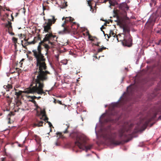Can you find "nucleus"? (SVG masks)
Segmentation results:
<instances>
[{
  "label": "nucleus",
  "instance_id": "47",
  "mask_svg": "<svg viewBox=\"0 0 161 161\" xmlns=\"http://www.w3.org/2000/svg\"><path fill=\"white\" fill-rule=\"evenodd\" d=\"M156 32L157 33H160V31L159 30H158V31H156Z\"/></svg>",
  "mask_w": 161,
  "mask_h": 161
},
{
  "label": "nucleus",
  "instance_id": "25",
  "mask_svg": "<svg viewBox=\"0 0 161 161\" xmlns=\"http://www.w3.org/2000/svg\"><path fill=\"white\" fill-rule=\"evenodd\" d=\"M156 4V0H151V2L150 3V5L151 7H152L153 5L154 6H155Z\"/></svg>",
  "mask_w": 161,
  "mask_h": 161
},
{
  "label": "nucleus",
  "instance_id": "41",
  "mask_svg": "<svg viewBox=\"0 0 161 161\" xmlns=\"http://www.w3.org/2000/svg\"><path fill=\"white\" fill-rule=\"evenodd\" d=\"M3 95L5 96V97L7 98H9V97H10L8 95V94H7L6 95V96H5V93L4 94H3Z\"/></svg>",
  "mask_w": 161,
  "mask_h": 161
},
{
  "label": "nucleus",
  "instance_id": "39",
  "mask_svg": "<svg viewBox=\"0 0 161 161\" xmlns=\"http://www.w3.org/2000/svg\"><path fill=\"white\" fill-rule=\"evenodd\" d=\"M57 103H58L61 105H63L62 103V102L61 101H59V100H57Z\"/></svg>",
  "mask_w": 161,
  "mask_h": 161
},
{
  "label": "nucleus",
  "instance_id": "18",
  "mask_svg": "<svg viewBox=\"0 0 161 161\" xmlns=\"http://www.w3.org/2000/svg\"><path fill=\"white\" fill-rule=\"evenodd\" d=\"M106 35H107L108 39L111 36H113L114 37H115V36H116V34L112 30H110L109 35L108 34H106Z\"/></svg>",
  "mask_w": 161,
  "mask_h": 161
},
{
  "label": "nucleus",
  "instance_id": "52",
  "mask_svg": "<svg viewBox=\"0 0 161 161\" xmlns=\"http://www.w3.org/2000/svg\"><path fill=\"white\" fill-rule=\"evenodd\" d=\"M108 1L109 2V0H104V3H106Z\"/></svg>",
  "mask_w": 161,
  "mask_h": 161
},
{
  "label": "nucleus",
  "instance_id": "60",
  "mask_svg": "<svg viewBox=\"0 0 161 161\" xmlns=\"http://www.w3.org/2000/svg\"><path fill=\"white\" fill-rule=\"evenodd\" d=\"M21 44L22 43H23V40H22L21 41Z\"/></svg>",
  "mask_w": 161,
  "mask_h": 161
},
{
  "label": "nucleus",
  "instance_id": "44",
  "mask_svg": "<svg viewBox=\"0 0 161 161\" xmlns=\"http://www.w3.org/2000/svg\"><path fill=\"white\" fill-rule=\"evenodd\" d=\"M9 34H11V35H14V33L13 32H10V33H9Z\"/></svg>",
  "mask_w": 161,
  "mask_h": 161
},
{
  "label": "nucleus",
  "instance_id": "33",
  "mask_svg": "<svg viewBox=\"0 0 161 161\" xmlns=\"http://www.w3.org/2000/svg\"><path fill=\"white\" fill-rule=\"evenodd\" d=\"M46 122L48 123L50 127L51 128L52 126H53L52 125L51 123L50 122L48 121V120H46Z\"/></svg>",
  "mask_w": 161,
  "mask_h": 161
},
{
  "label": "nucleus",
  "instance_id": "56",
  "mask_svg": "<svg viewBox=\"0 0 161 161\" xmlns=\"http://www.w3.org/2000/svg\"><path fill=\"white\" fill-rule=\"evenodd\" d=\"M153 124H154V123H153L151 125V126H150V127L152 126L153 125Z\"/></svg>",
  "mask_w": 161,
  "mask_h": 161
},
{
  "label": "nucleus",
  "instance_id": "49",
  "mask_svg": "<svg viewBox=\"0 0 161 161\" xmlns=\"http://www.w3.org/2000/svg\"><path fill=\"white\" fill-rule=\"evenodd\" d=\"M28 39H24V40L26 42H28Z\"/></svg>",
  "mask_w": 161,
  "mask_h": 161
},
{
  "label": "nucleus",
  "instance_id": "26",
  "mask_svg": "<svg viewBox=\"0 0 161 161\" xmlns=\"http://www.w3.org/2000/svg\"><path fill=\"white\" fill-rule=\"evenodd\" d=\"M43 122V121H40L38 122V123L36 124L35 125L37 126H42Z\"/></svg>",
  "mask_w": 161,
  "mask_h": 161
},
{
  "label": "nucleus",
  "instance_id": "8",
  "mask_svg": "<svg viewBox=\"0 0 161 161\" xmlns=\"http://www.w3.org/2000/svg\"><path fill=\"white\" fill-rule=\"evenodd\" d=\"M118 42H121L123 45L124 46L130 47L132 44V40L131 39V41H130L129 38L126 37L124 35H122V33L118 34L116 36V37Z\"/></svg>",
  "mask_w": 161,
  "mask_h": 161
},
{
  "label": "nucleus",
  "instance_id": "24",
  "mask_svg": "<svg viewBox=\"0 0 161 161\" xmlns=\"http://www.w3.org/2000/svg\"><path fill=\"white\" fill-rule=\"evenodd\" d=\"M66 126L67 127L66 128L65 130L64 131H63V133L64 134L67 133L68 132V128H69V126H70L69 124H66Z\"/></svg>",
  "mask_w": 161,
  "mask_h": 161
},
{
  "label": "nucleus",
  "instance_id": "36",
  "mask_svg": "<svg viewBox=\"0 0 161 161\" xmlns=\"http://www.w3.org/2000/svg\"><path fill=\"white\" fill-rule=\"evenodd\" d=\"M67 6V2H66L64 4H63V8H65Z\"/></svg>",
  "mask_w": 161,
  "mask_h": 161
},
{
  "label": "nucleus",
  "instance_id": "51",
  "mask_svg": "<svg viewBox=\"0 0 161 161\" xmlns=\"http://www.w3.org/2000/svg\"><path fill=\"white\" fill-rule=\"evenodd\" d=\"M66 17H64L63 18H62V20H63L64 19H65H65H66Z\"/></svg>",
  "mask_w": 161,
  "mask_h": 161
},
{
  "label": "nucleus",
  "instance_id": "19",
  "mask_svg": "<svg viewBox=\"0 0 161 161\" xmlns=\"http://www.w3.org/2000/svg\"><path fill=\"white\" fill-rule=\"evenodd\" d=\"M3 87L6 89V91H9L10 89L12 88V86L10 84H8L7 85H4Z\"/></svg>",
  "mask_w": 161,
  "mask_h": 161
},
{
  "label": "nucleus",
  "instance_id": "5",
  "mask_svg": "<svg viewBox=\"0 0 161 161\" xmlns=\"http://www.w3.org/2000/svg\"><path fill=\"white\" fill-rule=\"evenodd\" d=\"M110 127L108 128V130L106 132L103 133V136L105 140H109L111 144L115 145H118L121 143V142L115 140L117 134L116 133H112L110 130Z\"/></svg>",
  "mask_w": 161,
  "mask_h": 161
},
{
  "label": "nucleus",
  "instance_id": "29",
  "mask_svg": "<svg viewBox=\"0 0 161 161\" xmlns=\"http://www.w3.org/2000/svg\"><path fill=\"white\" fill-rule=\"evenodd\" d=\"M18 39L15 37H13L12 40L14 42L15 44V46H16V43H17Z\"/></svg>",
  "mask_w": 161,
  "mask_h": 161
},
{
  "label": "nucleus",
  "instance_id": "27",
  "mask_svg": "<svg viewBox=\"0 0 161 161\" xmlns=\"http://www.w3.org/2000/svg\"><path fill=\"white\" fill-rule=\"evenodd\" d=\"M9 160L8 161H15V158L12 156H8Z\"/></svg>",
  "mask_w": 161,
  "mask_h": 161
},
{
  "label": "nucleus",
  "instance_id": "64",
  "mask_svg": "<svg viewBox=\"0 0 161 161\" xmlns=\"http://www.w3.org/2000/svg\"><path fill=\"white\" fill-rule=\"evenodd\" d=\"M106 23H108V22H106Z\"/></svg>",
  "mask_w": 161,
  "mask_h": 161
},
{
  "label": "nucleus",
  "instance_id": "50",
  "mask_svg": "<svg viewBox=\"0 0 161 161\" xmlns=\"http://www.w3.org/2000/svg\"><path fill=\"white\" fill-rule=\"evenodd\" d=\"M101 29L102 31L103 32V34L104 35V36H106V34H105L104 31H103L102 30V28H101Z\"/></svg>",
  "mask_w": 161,
  "mask_h": 161
},
{
  "label": "nucleus",
  "instance_id": "6",
  "mask_svg": "<svg viewBox=\"0 0 161 161\" xmlns=\"http://www.w3.org/2000/svg\"><path fill=\"white\" fill-rule=\"evenodd\" d=\"M51 18L47 19V22H45L43 25V31L48 33L47 34H51L53 36H55L53 34L52 31L51 26L56 21L57 19L54 15L50 16Z\"/></svg>",
  "mask_w": 161,
  "mask_h": 161
},
{
  "label": "nucleus",
  "instance_id": "63",
  "mask_svg": "<svg viewBox=\"0 0 161 161\" xmlns=\"http://www.w3.org/2000/svg\"><path fill=\"white\" fill-rule=\"evenodd\" d=\"M29 100H32V99H31V98H29Z\"/></svg>",
  "mask_w": 161,
  "mask_h": 161
},
{
  "label": "nucleus",
  "instance_id": "11",
  "mask_svg": "<svg viewBox=\"0 0 161 161\" xmlns=\"http://www.w3.org/2000/svg\"><path fill=\"white\" fill-rule=\"evenodd\" d=\"M74 20L73 18L69 17H66V19L64 20V22H66L68 25H69L70 27L71 28H73V25L75 24V22H73V21Z\"/></svg>",
  "mask_w": 161,
  "mask_h": 161
},
{
  "label": "nucleus",
  "instance_id": "13",
  "mask_svg": "<svg viewBox=\"0 0 161 161\" xmlns=\"http://www.w3.org/2000/svg\"><path fill=\"white\" fill-rule=\"evenodd\" d=\"M62 26L64 27L63 31L64 32H69L71 29L69 25H68L64 21L62 25Z\"/></svg>",
  "mask_w": 161,
  "mask_h": 161
},
{
  "label": "nucleus",
  "instance_id": "61",
  "mask_svg": "<svg viewBox=\"0 0 161 161\" xmlns=\"http://www.w3.org/2000/svg\"><path fill=\"white\" fill-rule=\"evenodd\" d=\"M101 19V20H102L103 21H104L103 19Z\"/></svg>",
  "mask_w": 161,
  "mask_h": 161
},
{
  "label": "nucleus",
  "instance_id": "55",
  "mask_svg": "<svg viewBox=\"0 0 161 161\" xmlns=\"http://www.w3.org/2000/svg\"><path fill=\"white\" fill-rule=\"evenodd\" d=\"M42 14H43V15H45V14H44V12H43V13H42Z\"/></svg>",
  "mask_w": 161,
  "mask_h": 161
},
{
  "label": "nucleus",
  "instance_id": "16",
  "mask_svg": "<svg viewBox=\"0 0 161 161\" xmlns=\"http://www.w3.org/2000/svg\"><path fill=\"white\" fill-rule=\"evenodd\" d=\"M94 2L93 0H89L87 1V3L90 8V10L92 11V12H94V9L93 8L92 5L94 4Z\"/></svg>",
  "mask_w": 161,
  "mask_h": 161
},
{
  "label": "nucleus",
  "instance_id": "53",
  "mask_svg": "<svg viewBox=\"0 0 161 161\" xmlns=\"http://www.w3.org/2000/svg\"><path fill=\"white\" fill-rule=\"evenodd\" d=\"M94 8L96 9V8H97L96 7V3L95 2V6H94Z\"/></svg>",
  "mask_w": 161,
  "mask_h": 161
},
{
  "label": "nucleus",
  "instance_id": "43",
  "mask_svg": "<svg viewBox=\"0 0 161 161\" xmlns=\"http://www.w3.org/2000/svg\"><path fill=\"white\" fill-rule=\"evenodd\" d=\"M43 19H44V20L45 21V22H47V19H45V17H43Z\"/></svg>",
  "mask_w": 161,
  "mask_h": 161
},
{
  "label": "nucleus",
  "instance_id": "32",
  "mask_svg": "<svg viewBox=\"0 0 161 161\" xmlns=\"http://www.w3.org/2000/svg\"><path fill=\"white\" fill-rule=\"evenodd\" d=\"M11 24V23L9 21H8V23L6 24L5 25V26L8 28L12 27Z\"/></svg>",
  "mask_w": 161,
  "mask_h": 161
},
{
  "label": "nucleus",
  "instance_id": "54",
  "mask_svg": "<svg viewBox=\"0 0 161 161\" xmlns=\"http://www.w3.org/2000/svg\"><path fill=\"white\" fill-rule=\"evenodd\" d=\"M41 98V97H37V98L38 99H40V98Z\"/></svg>",
  "mask_w": 161,
  "mask_h": 161
},
{
  "label": "nucleus",
  "instance_id": "30",
  "mask_svg": "<svg viewBox=\"0 0 161 161\" xmlns=\"http://www.w3.org/2000/svg\"><path fill=\"white\" fill-rule=\"evenodd\" d=\"M12 98H10V97H9V98H7V101L8 103L9 104H10L11 102H12Z\"/></svg>",
  "mask_w": 161,
  "mask_h": 161
},
{
  "label": "nucleus",
  "instance_id": "46",
  "mask_svg": "<svg viewBox=\"0 0 161 161\" xmlns=\"http://www.w3.org/2000/svg\"><path fill=\"white\" fill-rule=\"evenodd\" d=\"M57 100L55 99H54V101H53V102L55 103H57Z\"/></svg>",
  "mask_w": 161,
  "mask_h": 161
},
{
  "label": "nucleus",
  "instance_id": "1",
  "mask_svg": "<svg viewBox=\"0 0 161 161\" xmlns=\"http://www.w3.org/2000/svg\"><path fill=\"white\" fill-rule=\"evenodd\" d=\"M58 37L56 36H53L51 34H46L43 40L39 42L37 48L32 50L33 55L36 60V65L37 68L35 73L37 75V79L47 80V74H50L49 72L46 70L47 66L46 63V58L42 53V49L41 46L43 45L45 48L47 55L49 49L55 45L53 41H57Z\"/></svg>",
  "mask_w": 161,
  "mask_h": 161
},
{
  "label": "nucleus",
  "instance_id": "57",
  "mask_svg": "<svg viewBox=\"0 0 161 161\" xmlns=\"http://www.w3.org/2000/svg\"><path fill=\"white\" fill-rule=\"evenodd\" d=\"M43 10H44L45 9V8L44 7V6H43Z\"/></svg>",
  "mask_w": 161,
  "mask_h": 161
},
{
  "label": "nucleus",
  "instance_id": "35",
  "mask_svg": "<svg viewBox=\"0 0 161 161\" xmlns=\"http://www.w3.org/2000/svg\"><path fill=\"white\" fill-rule=\"evenodd\" d=\"M8 32L9 33H10V32H11L12 30V26L10 27H8Z\"/></svg>",
  "mask_w": 161,
  "mask_h": 161
},
{
  "label": "nucleus",
  "instance_id": "34",
  "mask_svg": "<svg viewBox=\"0 0 161 161\" xmlns=\"http://www.w3.org/2000/svg\"><path fill=\"white\" fill-rule=\"evenodd\" d=\"M22 45L23 47L24 48H25L26 49H27V48L26 47L27 46L25 45V44H23V43H22Z\"/></svg>",
  "mask_w": 161,
  "mask_h": 161
},
{
  "label": "nucleus",
  "instance_id": "38",
  "mask_svg": "<svg viewBox=\"0 0 161 161\" xmlns=\"http://www.w3.org/2000/svg\"><path fill=\"white\" fill-rule=\"evenodd\" d=\"M56 134L57 135H59L60 137H61L62 136V133L61 132H58Z\"/></svg>",
  "mask_w": 161,
  "mask_h": 161
},
{
  "label": "nucleus",
  "instance_id": "48",
  "mask_svg": "<svg viewBox=\"0 0 161 161\" xmlns=\"http://www.w3.org/2000/svg\"><path fill=\"white\" fill-rule=\"evenodd\" d=\"M158 120H160L161 119V115H160L158 118Z\"/></svg>",
  "mask_w": 161,
  "mask_h": 161
},
{
  "label": "nucleus",
  "instance_id": "12",
  "mask_svg": "<svg viewBox=\"0 0 161 161\" xmlns=\"http://www.w3.org/2000/svg\"><path fill=\"white\" fill-rule=\"evenodd\" d=\"M134 86L133 85H130L127 87V92L128 95H132L133 93L134 90Z\"/></svg>",
  "mask_w": 161,
  "mask_h": 161
},
{
  "label": "nucleus",
  "instance_id": "15",
  "mask_svg": "<svg viewBox=\"0 0 161 161\" xmlns=\"http://www.w3.org/2000/svg\"><path fill=\"white\" fill-rule=\"evenodd\" d=\"M120 8L124 11L127 10L129 8V7L126 3H122L120 5Z\"/></svg>",
  "mask_w": 161,
  "mask_h": 161
},
{
  "label": "nucleus",
  "instance_id": "14",
  "mask_svg": "<svg viewBox=\"0 0 161 161\" xmlns=\"http://www.w3.org/2000/svg\"><path fill=\"white\" fill-rule=\"evenodd\" d=\"M27 98L29 99V98H31V99H32V100H29V102H31L33 103L35 106H37V103L34 100V99H36L37 98V97H36V96H27Z\"/></svg>",
  "mask_w": 161,
  "mask_h": 161
},
{
  "label": "nucleus",
  "instance_id": "7",
  "mask_svg": "<svg viewBox=\"0 0 161 161\" xmlns=\"http://www.w3.org/2000/svg\"><path fill=\"white\" fill-rule=\"evenodd\" d=\"M115 21L117 22L118 24L120 25L121 28L123 29V33H122V35L126 36L127 38H129L130 40L129 41H131V39H132L130 34V30L129 27L126 25L123 24L119 18H117V20Z\"/></svg>",
  "mask_w": 161,
  "mask_h": 161
},
{
  "label": "nucleus",
  "instance_id": "58",
  "mask_svg": "<svg viewBox=\"0 0 161 161\" xmlns=\"http://www.w3.org/2000/svg\"><path fill=\"white\" fill-rule=\"evenodd\" d=\"M56 58H57V59H58V56H56Z\"/></svg>",
  "mask_w": 161,
  "mask_h": 161
},
{
  "label": "nucleus",
  "instance_id": "45",
  "mask_svg": "<svg viewBox=\"0 0 161 161\" xmlns=\"http://www.w3.org/2000/svg\"><path fill=\"white\" fill-rule=\"evenodd\" d=\"M5 158H2V160L1 161H4V160H5Z\"/></svg>",
  "mask_w": 161,
  "mask_h": 161
},
{
  "label": "nucleus",
  "instance_id": "23",
  "mask_svg": "<svg viewBox=\"0 0 161 161\" xmlns=\"http://www.w3.org/2000/svg\"><path fill=\"white\" fill-rule=\"evenodd\" d=\"M35 43V42L34 40L33 41H32L31 42H26L24 43V44L25 45L28 46V45L32 44H34Z\"/></svg>",
  "mask_w": 161,
  "mask_h": 161
},
{
  "label": "nucleus",
  "instance_id": "62",
  "mask_svg": "<svg viewBox=\"0 0 161 161\" xmlns=\"http://www.w3.org/2000/svg\"><path fill=\"white\" fill-rule=\"evenodd\" d=\"M52 131V129H51V128H50V131Z\"/></svg>",
  "mask_w": 161,
  "mask_h": 161
},
{
  "label": "nucleus",
  "instance_id": "59",
  "mask_svg": "<svg viewBox=\"0 0 161 161\" xmlns=\"http://www.w3.org/2000/svg\"><path fill=\"white\" fill-rule=\"evenodd\" d=\"M88 35H89V38L90 37V35L89 34H88Z\"/></svg>",
  "mask_w": 161,
  "mask_h": 161
},
{
  "label": "nucleus",
  "instance_id": "28",
  "mask_svg": "<svg viewBox=\"0 0 161 161\" xmlns=\"http://www.w3.org/2000/svg\"><path fill=\"white\" fill-rule=\"evenodd\" d=\"M14 115L13 113L12 112H10V113L8 114V116L9 117L8 118V124L11 123L10 121V116L11 115Z\"/></svg>",
  "mask_w": 161,
  "mask_h": 161
},
{
  "label": "nucleus",
  "instance_id": "20",
  "mask_svg": "<svg viewBox=\"0 0 161 161\" xmlns=\"http://www.w3.org/2000/svg\"><path fill=\"white\" fill-rule=\"evenodd\" d=\"M109 3L110 6H114L115 4H117V2L116 0H109Z\"/></svg>",
  "mask_w": 161,
  "mask_h": 161
},
{
  "label": "nucleus",
  "instance_id": "2",
  "mask_svg": "<svg viewBox=\"0 0 161 161\" xmlns=\"http://www.w3.org/2000/svg\"><path fill=\"white\" fill-rule=\"evenodd\" d=\"M37 75L35 73V71L32 74L33 80L30 84V87L25 89L24 91H19L18 92H15V95L17 97H19L23 92L27 94L37 93L42 95H45L47 94L43 90L44 85L43 81L47 80H41L37 79Z\"/></svg>",
  "mask_w": 161,
  "mask_h": 161
},
{
  "label": "nucleus",
  "instance_id": "40",
  "mask_svg": "<svg viewBox=\"0 0 161 161\" xmlns=\"http://www.w3.org/2000/svg\"><path fill=\"white\" fill-rule=\"evenodd\" d=\"M18 35L20 38H22L23 34H19Z\"/></svg>",
  "mask_w": 161,
  "mask_h": 161
},
{
  "label": "nucleus",
  "instance_id": "31",
  "mask_svg": "<svg viewBox=\"0 0 161 161\" xmlns=\"http://www.w3.org/2000/svg\"><path fill=\"white\" fill-rule=\"evenodd\" d=\"M119 103L118 102L112 104V105L113 108L118 107L119 106Z\"/></svg>",
  "mask_w": 161,
  "mask_h": 161
},
{
  "label": "nucleus",
  "instance_id": "37",
  "mask_svg": "<svg viewBox=\"0 0 161 161\" xmlns=\"http://www.w3.org/2000/svg\"><path fill=\"white\" fill-rule=\"evenodd\" d=\"M99 43H101V42H98L97 43L95 44V45L97 46L100 47L101 46L99 45Z\"/></svg>",
  "mask_w": 161,
  "mask_h": 161
},
{
  "label": "nucleus",
  "instance_id": "3",
  "mask_svg": "<svg viewBox=\"0 0 161 161\" xmlns=\"http://www.w3.org/2000/svg\"><path fill=\"white\" fill-rule=\"evenodd\" d=\"M131 125H129L127 122H124L121 127L119 131V136L122 139H129L125 140V142H127L132 138L130 131Z\"/></svg>",
  "mask_w": 161,
  "mask_h": 161
},
{
  "label": "nucleus",
  "instance_id": "9",
  "mask_svg": "<svg viewBox=\"0 0 161 161\" xmlns=\"http://www.w3.org/2000/svg\"><path fill=\"white\" fill-rule=\"evenodd\" d=\"M69 136L74 140H76L75 144L77 146L80 145V143L83 141H85L86 136L83 134H80L77 132H73L69 135Z\"/></svg>",
  "mask_w": 161,
  "mask_h": 161
},
{
  "label": "nucleus",
  "instance_id": "17",
  "mask_svg": "<svg viewBox=\"0 0 161 161\" xmlns=\"http://www.w3.org/2000/svg\"><path fill=\"white\" fill-rule=\"evenodd\" d=\"M41 114H42V117H45L44 120L45 121H46V120H48V118L47 117L46 114V112L45 110L42 111H41Z\"/></svg>",
  "mask_w": 161,
  "mask_h": 161
},
{
  "label": "nucleus",
  "instance_id": "21",
  "mask_svg": "<svg viewBox=\"0 0 161 161\" xmlns=\"http://www.w3.org/2000/svg\"><path fill=\"white\" fill-rule=\"evenodd\" d=\"M104 121L105 122L107 123L110 122L112 123H113L115 121L114 120V119L109 117L105 119Z\"/></svg>",
  "mask_w": 161,
  "mask_h": 161
},
{
  "label": "nucleus",
  "instance_id": "10",
  "mask_svg": "<svg viewBox=\"0 0 161 161\" xmlns=\"http://www.w3.org/2000/svg\"><path fill=\"white\" fill-rule=\"evenodd\" d=\"M84 140L85 141H83V140L80 143V145L78 146V147L80 149L85 150L87 151L88 150H90L92 148V145H89L86 146L87 138L86 136L85 137Z\"/></svg>",
  "mask_w": 161,
  "mask_h": 161
},
{
  "label": "nucleus",
  "instance_id": "4",
  "mask_svg": "<svg viewBox=\"0 0 161 161\" xmlns=\"http://www.w3.org/2000/svg\"><path fill=\"white\" fill-rule=\"evenodd\" d=\"M159 112H161V109H158L153 113L152 115L141 119L137 124L138 130L140 131L144 130L149 123L156 118L157 115Z\"/></svg>",
  "mask_w": 161,
  "mask_h": 161
},
{
  "label": "nucleus",
  "instance_id": "42",
  "mask_svg": "<svg viewBox=\"0 0 161 161\" xmlns=\"http://www.w3.org/2000/svg\"><path fill=\"white\" fill-rule=\"evenodd\" d=\"M161 42V39L160 40L158 41V43L157 44H158V45H159V44H160V43Z\"/></svg>",
  "mask_w": 161,
  "mask_h": 161
},
{
  "label": "nucleus",
  "instance_id": "22",
  "mask_svg": "<svg viewBox=\"0 0 161 161\" xmlns=\"http://www.w3.org/2000/svg\"><path fill=\"white\" fill-rule=\"evenodd\" d=\"M101 47L99 48L98 49L97 52L100 53L102 52L103 50H105L107 49L106 47H104L103 45H101Z\"/></svg>",
  "mask_w": 161,
  "mask_h": 161
}]
</instances>
